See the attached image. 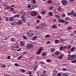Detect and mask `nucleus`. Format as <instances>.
Returning <instances> with one entry per match:
<instances>
[{
  "instance_id": "58836bf2",
  "label": "nucleus",
  "mask_w": 76,
  "mask_h": 76,
  "mask_svg": "<svg viewBox=\"0 0 76 76\" xmlns=\"http://www.w3.org/2000/svg\"><path fill=\"white\" fill-rule=\"evenodd\" d=\"M18 11V10H14L13 11V13L14 14H16L17 13V11Z\"/></svg>"
},
{
  "instance_id": "338daca9",
  "label": "nucleus",
  "mask_w": 76,
  "mask_h": 76,
  "mask_svg": "<svg viewBox=\"0 0 76 76\" xmlns=\"http://www.w3.org/2000/svg\"><path fill=\"white\" fill-rule=\"evenodd\" d=\"M63 71H67V69L66 68H63L62 69Z\"/></svg>"
},
{
  "instance_id": "4be33fe9",
  "label": "nucleus",
  "mask_w": 76,
  "mask_h": 76,
  "mask_svg": "<svg viewBox=\"0 0 76 76\" xmlns=\"http://www.w3.org/2000/svg\"><path fill=\"white\" fill-rule=\"evenodd\" d=\"M14 17H10V18L9 20L10 21H13V20H14Z\"/></svg>"
},
{
  "instance_id": "e433bc0d",
  "label": "nucleus",
  "mask_w": 76,
  "mask_h": 76,
  "mask_svg": "<svg viewBox=\"0 0 76 76\" xmlns=\"http://www.w3.org/2000/svg\"><path fill=\"white\" fill-rule=\"evenodd\" d=\"M4 18H5V20L6 21V22H7V21L9 20V18L6 17H4Z\"/></svg>"
},
{
  "instance_id": "f3484780",
  "label": "nucleus",
  "mask_w": 76,
  "mask_h": 76,
  "mask_svg": "<svg viewBox=\"0 0 76 76\" xmlns=\"http://www.w3.org/2000/svg\"><path fill=\"white\" fill-rule=\"evenodd\" d=\"M55 54L56 56H58L60 54V52L58 51H56L55 52Z\"/></svg>"
},
{
  "instance_id": "7c9ffc66",
  "label": "nucleus",
  "mask_w": 76,
  "mask_h": 76,
  "mask_svg": "<svg viewBox=\"0 0 76 76\" xmlns=\"http://www.w3.org/2000/svg\"><path fill=\"white\" fill-rule=\"evenodd\" d=\"M22 37L24 39H27V37L23 35Z\"/></svg>"
},
{
  "instance_id": "a211bd4d",
  "label": "nucleus",
  "mask_w": 76,
  "mask_h": 76,
  "mask_svg": "<svg viewBox=\"0 0 76 76\" xmlns=\"http://www.w3.org/2000/svg\"><path fill=\"white\" fill-rule=\"evenodd\" d=\"M20 45L21 46H22V47H23L24 46V45H25V43L21 41L20 42Z\"/></svg>"
},
{
  "instance_id": "5701e85b",
  "label": "nucleus",
  "mask_w": 76,
  "mask_h": 76,
  "mask_svg": "<svg viewBox=\"0 0 76 76\" xmlns=\"http://www.w3.org/2000/svg\"><path fill=\"white\" fill-rule=\"evenodd\" d=\"M57 10L58 11L60 12H62V9L61 7H59L57 9Z\"/></svg>"
},
{
  "instance_id": "cd10ccee",
  "label": "nucleus",
  "mask_w": 76,
  "mask_h": 76,
  "mask_svg": "<svg viewBox=\"0 0 76 76\" xmlns=\"http://www.w3.org/2000/svg\"><path fill=\"white\" fill-rule=\"evenodd\" d=\"M59 42V40L56 39L55 40V44H57Z\"/></svg>"
},
{
  "instance_id": "ea45409f",
  "label": "nucleus",
  "mask_w": 76,
  "mask_h": 76,
  "mask_svg": "<svg viewBox=\"0 0 76 76\" xmlns=\"http://www.w3.org/2000/svg\"><path fill=\"white\" fill-rule=\"evenodd\" d=\"M21 71L22 72V73H25V72H26V71L24 69H21Z\"/></svg>"
},
{
  "instance_id": "1a4fd4ad",
  "label": "nucleus",
  "mask_w": 76,
  "mask_h": 76,
  "mask_svg": "<svg viewBox=\"0 0 76 76\" xmlns=\"http://www.w3.org/2000/svg\"><path fill=\"white\" fill-rule=\"evenodd\" d=\"M63 56H64V54L63 53L61 54L60 55V56H59L58 58V59H59L60 60H61V59H62V58L63 57Z\"/></svg>"
},
{
  "instance_id": "20e7f679",
  "label": "nucleus",
  "mask_w": 76,
  "mask_h": 76,
  "mask_svg": "<svg viewBox=\"0 0 76 76\" xmlns=\"http://www.w3.org/2000/svg\"><path fill=\"white\" fill-rule=\"evenodd\" d=\"M61 2L63 6H65L67 4V1L66 0H62L61 1Z\"/></svg>"
},
{
  "instance_id": "37998d69",
  "label": "nucleus",
  "mask_w": 76,
  "mask_h": 76,
  "mask_svg": "<svg viewBox=\"0 0 76 76\" xmlns=\"http://www.w3.org/2000/svg\"><path fill=\"white\" fill-rule=\"evenodd\" d=\"M36 54H38V55H39V54H41V51H40L39 50H38L36 53Z\"/></svg>"
},
{
  "instance_id": "7ed1b4c3",
  "label": "nucleus",
  "mask_w": 76,
  "mask_h": 76,
  "mask_svg": "<svg viewBox=\"0 0 76 76\" xmlns=\"http://www.w3.org/2000/svg\"><path fill=\"white\" fill-rule=\"evenodd\" d=\"M34 45L31 43H28L26 45V48L27 49H31L33 48Z\"/></svg>"
},
{
  "instance_id": "09e8293b",
  "label": "nucleus",
  "mask_w": 76,
  "mask_h": 76,
  "mask_svg": "<svg viewBox=\"0 0 76 76\" xmlns=\"http://www.w3.org/2000/svg\"><path fill=\"white\" fill-rule=\"evenodd\" d=\"M34 14L35 16H37V12L35 11H34Z\"/></svg>"
},
{
  "instance_id": "69168bd1",
  "label": "nucleus",
  "mask_w": 76,
  "mask_h": 76,
  "mask_svg": "<svg viewBox=\"0 0 76 76\" xmlns=\"http://www.w3.org/2000/svg\"><path fill=\"white\" fill-rule=\"evenodd\" d=\"M15 7V5L13 4L11 5L10 6V7Z\"/></svg>"
},
{
  "instance_id": "13d9d810",
  "label": "nucleus",
  "mask_w": 76,
  "mask_h": 76,
  "mask_svg": "<svg viewBox=\"0 0 76 76\" xmlns=\"http://www.w3.org/2000/svg\"><path fill=\"white\" fill-rule=\"evenodd\" d=\"M62 76H68V75L66 74V73L64 74Z\"/></svg>"
},
{
  "instance_id": "49530a36",
  "label": "nucleus",
  "mask_w": 76,
  "mask_h": 76,
  "mask_svg": "<svg viewBox=\"0 0 76 76\" xmlns=\"http://www.w3.org/2000/svg\"><path fill=\"white\" fill-rule=\"evenodd\" d=\"M51 61V59L49 60V59H48L46 60V61L47 62H48V63H50V62Z\"/></svg>"
},
{
  "instance_id": "72a5a7b5",
  "label": "nucleus",
  "mask_w": 76,
  "mask_h": 76,
  "mask_svg": "<svg viewBox=\"0 0 76 76\" xmlns=\"http://www.w3.org/2000/svg\"><path fill=\"white\" fill-rule=\"evenodd\" d=\"M1 67L2 68H6V66L5 64H2Z\"/></svg>"
},
{
  "instance_id": "6ab92c4d",
  "label": "nucleus",
  "mask_w": 76,
  "mask_h": 76,
  "mask_svg": "<svg viewBox=\"0 0 76 76\" xmlns=\"http://www.w3.org/2000/svg\"><path fill=\"white\" fill-rule=\"evenodd\" d=\"M27 73H28V74H27L28 75H32V71H28Z\"/></svg>"
},
{
  "instance_id": "5fc2aeb1",
  "label": "nucleus",
  "mask_w": 76,
  "mask_h": 76,
  "mask_svg": "<svg viewBox=\"0 0 76 76\" xmlns=\"http://www.w3.org/2000/svg\"><path fill=\"white\" fill-rule=\"evenodd\" d=\"M14 65L15 66H16V67H18L19 66V64L18 63L15 64H14Z\"/></svg>"
},
{
  "instance_id": "2eb2a0df",
  "label": "nucleus",
  "mask_w": 76,
  "mask_h": 76,
  "mask_svg": "<svg viewBox=\"0 0 76 76\" xmlns=\"http://www.w3.org/2000/svg\"><path fill=\"white\" fill-rule=\"evenodd\" d=\"M75 47H73L71 49H70V52H74L75 51Z\"/></svg>"
},
{
  "instance_id": "bb28decb",
  "label": "nucleus",
  "mask_w": 76,
  "mask_h": 76,
  "mask_svg": "<svg viewBox=\"0 0 76 76\" xmlns=\"http://www.w3.org/2000/svg\"><path fill=\"white\" fill-rule=\"evenodd\" d=\"M51 37V35L50 34H48L46 35L45 37L47 38H50Z\"/></svg>"
},
{
  "instance_id": "393cba45",
  "label": "nucleus",
  "mask_w": 76,
  "mask_h": 76,
  "mask_svg": "<svg viewBox=\"0 0 76 76\" xmlns=\"http://www.w3.org/2000/svg\"><path fill=\"white\" fill-rule=\"evenodd\" d=\"M43 48H44L42 47L39 48V51H40V52L41 51H42V49H43Z\"/></svg>"
},
{
  "instance_id": "dca6fc26",
  "label": "nucleus",
  "mask_w": 76,
  "mask_h": 76,
  "mask_svg": "<svg viewBox=\"0 0 76 76\" xmlns=\"http://www.w3.org/2000/svg\"><path fill=\"white\" fill-rule=\"evenodd\" d=\"M26 12H22L21 13V14H22V17L23 18V17H24L25 16V15H26Z\"/></svg>"
},
{
  "instance_id": "680f3d73",
  "label": "nucleus",
  "mask_w": 76,
  "mask_h": 76,
  "mask_svg": "<svg viewBox=\"0 0 76 76\" xmlns=\"http://www.w3.org/2000/svg\"><path fill=\"white\" fill-rule=\"evenodd\" d=\"M65 22L64 23H65V25H67L68 24V23H69V22H68V21H65Z\"/></svg>"
},
{
  "instance_id": "c85d7f7f",
  "label": "nucleus",
  "mask_w": 76,
  "mask_h": 76,
  "mask_svg": "<svg viewBox=\"0 0 76 76\" xmlns=\"http://www.w3.org/2000/svg\"><path fill=\"white\" fill-rule=\"evenodd\" d=\"M53 73L54 75H57V71L56 70H54L53 72Z\"/></svg>"
},
{
  "instance_id": "412c9836",
  "label": "nucleus",
  "mask_w": 76,
  "mask_h": 76,
  "mask_svg": "<svg viewBox=\"0 0 76 76\" xmlns=\"http://www.w3.org/2000/svg\"><path fill=\"white\" fill-rule=\"evenodd\" d=\"M60 40L62 42H64V41H66L67 40V39L65 38H61Z\"/></svg>"
},
{
  "instance_id": "4c0bfd02",
  "label": "nucleus",
  "mask_w": 76,
  "mask_h": 76,
  "mask_svg": "<svg viewBox=\"0 0 76 76\" xmlns=\"http://www.w3.org/2000/svg\"><path fill=\"white\" fill-rule=\"evenodd\" d=\"M10 12H13L15 8L12 7H10Z\"/></svg>"
},
{
  "instance_id": "3c124183",
  "label": "nucleus",
  "mask_w": 76,
  "mask_h": 76,
  "mask_svg": "<svg viewBox=\"0 0 76 76\" xmlns=\"http://www.w3.org/2000/svg\"><path fill=\"white\" fill-rule=\"evenodd\" d=\"M72 29V26H70L69 27L67 28V30H71Z\"/></svg>"
},
{
  "instance_id": "603ef678",
  "label": "nucleus",
  "mask_w": 76,
  "mask_h": 76,
  "mask_svg": "<svg viewBox=\"0 0 76 76\" xmlns=\"http://www.w3.org/2000/svg\"><path fill=\"white\" fill-rule=\"evenodd\" d=\"M69 19H70V18H69V17H66L65 18V20H69Z\"/></svg>"
},
{
  "instance_id": "b1692460",
  "label": "nucleus",
  "mask_w": 76,
  "mask_h": 76,
  "mask_svg": "<svg viewBox=\"0 0 76 76\" xmlns=\"http://www.w3.org/2000/svg\"><path fill=\"white\" fill-rule=\"evenodd\" d=\"M53 9H54V7L51 6L50 7H49V10H53Z\"/></svg>"
},
{
  "instance_id": "f257e3e1",
  "label": "nucleus",
  "mask_w": 76,
  "mask_h": 76,
  "mask_svg": "<svg viewBox=\"0 0 76 76\" xmlns=\"http://www.w3.org/2000/svg\"><path fill=\"white\" fill-rule=\"evenodd\" d=\"M23 23H22V20H19L16 23H11V25H22Z\"/></svg>"
},
{
  "instance_id": "c03bdc74",
  "label": "nucleus",
  "mask_w": 76,
  "mask_h": 76,
  "mask_svg": "<svg viewBox=\"0 0 76 76\" xmlns=\"http://www.w3.org/2000/svg\"><path fill=\"white\" fill-rule=\"evenodd\" d=\"M40 26H37L36 27V29H37V30H38V29H39V28H40Z\"/></svg>"
},
{
  "instance_id": "9d476101",
  "label": "nucleus",
  "mask_w": 76,
  "mask_h": 76,
  "mask_svg": "<svg viewBox=\"0 0 76 76\" xmlns=\"http://www.w3.org/2000/svg\"><path fill=\"white\" fill-rule=\"evenodd\" d=\"M52 3V0H48L47 1H46L45 3L46 4H51Z\"/></svg>"
},
{
  "instance_id": "6e6552de",
  "label": "nucleus",
  "mask_w": 76,
  "mask_h": 76,
  "mask_svg": "<svg viewBox=\"0 0 76 76\" xmlns=\"http://www.w3.org/2000/svg\"><path fill=\"white\" fill-rule=\"evenodd\" d=\"M71 13L72 16H73L74 18H75L76 17V13L74 12V10H72L71 11Z\"/></svg>"
},
{
  "instance_id": "f03ea898",
  "label": "nucleus",
  "mask_w": 76,
  "mask_h": 76,
  "mask_svg": "<svg viewBox=\"0 0 76 76\" xmlns=\"http://www.w3.org/2000/svg\"><path fill=\"white\" fill-rule=\"evenodd\" d=\"M27 36L29 37H32V36H34V31L30 30L28 31L27 33Z\"/></svg>"
},
{
  "instance_id": "052dcab7",
  "label": "nucleus",
  "mask_w": 76,
  "mask_h": 76,
  "mask_svg": "<svg viewBox=\"0 0 76 76\" xmlns=\"http://www.w3.org/2000/svg\"><path fill=\"white\" fill-rule=\"evenodd\" d=\"M40 22V20H36V22L37 23H38Z\"/></svg>"
},
{
  "instance_id": "9b49d317",
  "label": "nucleus",
  "mask_w": 76,
  "mask_h": 76,
  "mask_svg": "<svg viewBox=\"0 0 76 76\" xmlns=\"http://www.w3.org/2000/svg\"><path fill=\"white\" fill-rule=\"evenodd\" d=\"M21 20L23 22H24L26 20V18L25 17H21Z\"/></svg>"
},
{
  "instance_id": "4468645a",
  "label": "nucleus",
  "mask_w": 76,
  "mask_h": 76,
  "mask_svg": "<svg viewBox=\"0 0 76 76\" xmlns=\"http://www.w3.org/2000/svg\"><path fill=\"white\" fill-rule=\"evenodd\" d=\"M10 41H11V42H15V41H16V39L13 37H12Z\"/></svg>"
},
{
  "instance_id": "a878e982",
  "label": "nucleus",
  "mask_w": 76,
  "mask_h": 76,
  "mask_svg": "<svg viewBox=\"0 0 76 76\" xmlns=\"http://www.w3.org/2000/svg\"><path fill=\"white\" fill-rule=\"evenodd\" d=\"M54 15L55 17H56L57 18H60V16H59L58 15L55 14Z\"/></svg>"
},
{
  "instance_id": "0eeeda50",
  "label": "nucleus",
  "mask_w": 76,
  "mask_h": 76,
  "mask_svg": "<svg viewBox=\"0 0 76 76\" xmlns=\"http://www.w3.org/2000/svg\"><path fill=\"white\" fill-rule=\"evenodd\" d=\"M17 48H19V46L17 45L15 46H12L11 49L12 50H16V49Z\"/></svg>"
},
{
  "instance_id": "aec40b11",
  "label": "nucleus",
  "mask_w": 76,
  "mask_h": 76,
  "mask_svg": "<svg viewBox=\"0 0 76 76\" xmlns=\"http://www.w3.org/2000/svg\"><path fill=\"white\" fill-rule=\"evenodd\" d=\"M50 51L52 53H53V52L55 51V49L54 48H52L50 49Z\"/></svg>"
},
{
  "instance_id": "4d7b16f0",
  "label": "nucleus",
  "mask_w": 76,
  "mask_h": 76,
  "mask_svg": "<svg viewBox=\"0 0 76 76\" xmlns=\"http://www.w3.org/2000/svg\"><path fill=\"white\" fill-rule=\"evenodd\" d=\"M37 68L35 66L34 67L33 69H34V71H36L37 70Z\"/></svg>"
},
{
  "instance_id": "c9c22d12",
  "label": "nucleus",
  "mask_w": 76,
  "mask_h": 76,
  "mask_svg": "<svg viewBox=\"0 0 76 76\" xmlns=\"http://www.w3.org/2000/svg\"><path fill=\"white\" fill-rule=\"evenodd\" d=\"M53 14V13H52V12H49V15L50 16H52Z\"/></svg>"
},
{
  "instance_id": "0e129e2a",
  "label": "nucleus",
  "mask_w": 76,
  "mask_h": 76,
  "mask_svg": "<svg viewBox=\"0 0 76 76\" xmlns=\"http://www.w3.org/2000/svg\"><path fill=\"white\" fill-rule=\"evenodd\" d=\"M57 76H61V74L60 73H58Z\"/></svg>"
},
{
  "instance_id": "c756f323",
  "label": "nucleus",
  "mask_w": 76,
  "mask_h": 76,
  "mask_svg": "<svg viewBox=\"0 0 76 76\" xmlns=\"http://www.w3.org/2000/svg\"><path fill=\"white\" fill-rule=\"evenodd\" d=\"M37 36H35L33 37L32 39V40L33 41H35V40L36 39H37Z\"/></svg>"
},
{
  "instance_id": "8fccbe9b",
  "label": "nucleus",
  "mask_w": 76,
  "mask_h": 76,
  "mask_svg": "<svg viewBox=\"0 0 76 76\" xmlns=\"http://www.w3.org/2000/svg\"><path fill=\"white\" fill-rule=\"evenodd\" d=\"M71 63H76V59H75L74 60L72 61H71Z\"/></svg>"
},
{
  "instance_id": "de8ad7c7",
  "label": "nucleus",
  "mask_w": 76,
  "mask_h": 76,
  "mask_svg": "<svg viewBox=\"0 0 76 76\" xmlns=\"http://www.w3.org/2000/svg\"><path fill=\"white\" fill-rule=\"evenodd\" d=\"M22 56H23L21 55V56H20L18 57L17 58L18 60H19V59H20L21 58H22Z\"/></svg>"
},
{
  "instance_id": "2f4dec72",
  "label": "nucleus",
  "mask_w": 76,
  "mask_h": 76,
  "mask_svg": "<svg viewBox=\"0 0 76 76\" xmlns=\"http://www.w3.org/2000/svg\"><path fill=\"white\" fill-rule=\"evenodd\" d=\"M18 17H19V15L17 14L15 15L13 17V18H18Z\"/></svg>"
},
{
  "instance_id": "6e6d98bb",
  "label": "nucleus",
  "mask_w": 76,
  "mask_h": 76,
  "mask_svg": "<svg viewBox=\"0 0 76 76\" xmlns=\"http://www.w3.org/2000/svg\"><path fill=\"white\" fill-rule=\"evenodd\" d=\"M72 15V11L70 13H67V15H68V16H70V15Z\"/></svg>"
},
{
  "instance_id": "864d4df0",
  "label": "nucleus",
  "mask_w": 76,
  "mask_h": 76,
  "mask_svg": "<svg viewBox=\"0 0 76 76\" xmlns=\"http://www.w3.org/2000/svg\"><path fill=\"white\" fill-rule=\"evenodd\" d=\"M37 17L38 18V19H41L42 18V17H41V16L39 15L37 16Z\"/></svg>"
},
{
  "instance_id": "79ce46f5",
  "label": "nucleus",
  "mask_w": 76,
  "mask_h": 76,
  "mask_svg": "<svg viewBox=\"0 0 76 76\" xmlns=\"http://www.w3.org/2000/svg\"><path fill=\"white\" fill-rule=\"evenodd\" d=\"M27 52L26 51H25L23 52V55H25L27 53Z\"/></svg>"
},
{
  "instance_id": "f8f14e48",
  "label": "nucleus",
  "mask_w": 76,
  "mask_h": 76,
  "mask_svg": "<svg viewBox=\"0 0 76 76\" xmlns=\"http://www.w3.org/2000/svg\"><path fill=\"white\" fill-rule=\"evenodd\" d=\"M58 21H59V23H61L62 22H65L64 20L63 19H58Z\"/></svg>"
},
{
  "instance_id": "a18cd8bd",
  "label": "nucleus",
  "mask_w": 76,
  "mask_h": 76,
  "mask_svg": "<svg viewBox=\"0 0 76 76\" xmlns=\"http://www.w3.org/2000/svg\"><path fill=\"white\" fill-rule=\"evenodd\" d=\"M28 7V9H30L31 10L32 9V8H31V7H32L31 6V5H28L27 6Z\"/></svg>"
},
{
  "instance_id": "423d86ee",
  "label": "nucleus",
  "mask_w": 76,
  "mask_h": 76,
  "mask_svg": "<svg viewBox=\"0 0 76 76\" xmlns=\"http://www.w3.org/2000/svg\"><path fill=\"white\" fill-rule=\"evenodd\" d=\"M47 71L45 70H43L42 73V74L40 75V76H47Z\"/></svg>"
},
{
  "instance_id": "774afa93",
  "label": "nucleus",
  "mask_w": 76,
  "mask_h": 76,
  "mask_svg": "<svg viewBox=\"0 0 76 76\" xmlns=\"http://www.w3.org/2000/svg\"><path fill=\"white\" fill-rule=\"evenodd\" d=\"M4 76H9V75L7 74H4Z\"/></svg>"
},
{
  "instance_id": "f704fd0d",
  "label": "nucleus",
  "mask_w": 76,
  "mask_h": 76,
  "mask_svg": "<svg viewBox=\"0 0 76 76\" xmlns=\"http://www.w3.org/2000/svg\"><path fill=\"white\" fill-rule=\"evenodd\" d=\"M42 55L43 56V57H44V56H45L46 55H47V53H45V52H43L42 53Z\"/></svg>"
},
{
  "instance_id": "39448f33",
  "label": "nucleus",
  "mask_w": 76,
  "mask_h": 76,
  "mask_svg": "<svg viewBox=\"0 0 76 76\" xmlns=\"http://www.w3.org/2000/svg\"><path fill=\"white\" fill-rule=\"evenodd\" d=\"M75 56H76L75 55H72L70 57L68 58V60H73V59L75 58Z\"/></svg>"
},
{
  "instance_id": "a19ab883",
  "label": "nucleus",
  "mask_w": 76,
  "mask_h": 76,
  "mask_svg": "<svg viewBox=\"0 0 76 76\" xmlns=\"http://www.w3.org/2000/svg\"><path fill=\"white\" fill-rule=\"evenodd\" d=\"M39 64H45V63L44 62L42 61H39Z\"/></svg>"
},
{
  "instance_id": "bf43d9fd",
  "label": "nucleus",
  "mask_w": 76,
  "mask_h": 76,
  "mask_svg": "<svg viewBox=\"0 0 76 76\" xmlns=\"http://www.w3.org/2000/svg\"><path fill=\"white\" fill-rule=\"evenodd\" d=\"M60 50H63V47L62 46H61L60 48Z\"/></svg>"
},
{
  "instance_id": "e2e57ef3",
  "label": "nucleus",
  "mask_w": 76,
  "mask_h": 76,
  "mask_svg": "<svg viewBox=\"0 0 76 76\" xmlns=\"http://www.w3.org/2000/svg\"><path fill=\"white\" fill-rule=\"evenodd\" d=\"M46 12H47V11H43L42 12V14L44 15V14H45L46 13Z\"/></svg>"
},
{
  "instance_id": "ddd939ff",
  "label": "nucleus",
  "mask_w": 76,
  "mask_h": 76,
  "mask_svg": "<svg viewBox=\"0 0 76 76\" xmlns=\"http://www.w3.org/2000/svg\"><path fill=\"white\" fill-rule=\"evenodd\" d=\"M51 28H52L56 29V28H57V25L56 24H53V25L51 26Z\"/></svg>"
},
{
  "instance_id": "473e14b6",
  "label": "nucleus",
  "mask_w": 76,
  "mask_h": 76,
  "mask_svg": "<svg viewBox=\"0 0 76 76\" xmlns=\"http://www.w3.org/2000/svg\"><path fill=\"white\" fill-rule=\"evenodd\" d=\"M10 9V7L7 6L4 8V10H7Z\"/></svg>"
}]
</instances>
